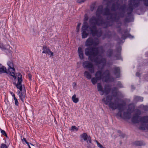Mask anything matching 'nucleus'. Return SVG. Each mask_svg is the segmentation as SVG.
I'll use <instances>...</instances> for the list:
<instances>
[{
	"instance_id": "412c9836",
	"label": "nucleus",
	"mask_w": 148,
	"mask_h": 148,
	"mask_svg": "<svg viewBox=\"0 0 148 148\" xmlns=\"http://www.w3.org/2000/svg\"><path fill=\"white\" fill-rule=\"evenodd\" d=\"M119 6V5L117 1L116 3V4L115 3H112L111 7V10L113 11H116L117 9H118Z\"/></svg>"
},
{
	"instance_id": "c03bdc74",
	"label": "nucleus",
	"mask_w": 148,
	"mask_h": 148,
	"mask_svg": "<svg viewBox=\"0 0 148 148\" xmlns=\"http://www.w3.org/2000/svg\"><path fill=\"white\" fill-rule=\"evenodd\" d=\"M99 48L101 50V52L102 53H103L104 52V50L103 49L102 47H99Z\"/></svg>"
},
{
	"instance_id": "37998d69",
	"label": "nucleus",
	"mask_w": 148,
	"mask_h": 148,
	"mask_svg": "<svg viewBox=\"0 0 148 148\" xmlns=\"http://www.w3.org/2000/svg\"><path fill=\"white\" fill-rule=\"evenodd\" d=\"M113 0H103V1H106L108 3H110L112 2Z\"/></svg>"
},
{
	"instance_id": "6ab92c4d",
	"label": "nucleus",
	"mask_w": 148,
	"mask_h": 148,
	"mask_svg": "<svg viewBox=\"0 0 148 148\" xmlns=\"http://www.w3.org/2000/svg\"><path fill=\"white\" fill-rule=\"evenodd\" d=\"M140 116H136L134 115L133 116V117L132 119V122L135 123H138L140 121V119H139V118Z\"/></svg>"
},
{
	"instance_id": "bf43d9fd",
	"label": "nucleus",
	"mask_w": 148,
	"mask_h": 148,
	"mask_svg": "<svg viewBox=\"0 0 148 148\" xmlns=\"http://www.w3.org/2000/svg\"><path fill=\"white\" fill-rule=\"evenodd\" d=\"M31 144V145H32L33 146H34V145H33V144Z\"/></svg>"
},
{
	"instance_id": "6e6552de",
	"label": "nucleus",
	"mask_w": 148,
	"mask_h": 148,
	"mask_svg": "<svg viewBox=\"0 0 148 148\" xmlns=\"http://www.w3.org/2000/svg\"><path fill=\"white\" fill-rule=\"evenodd\" d=\"M7 64L9 66L8 70L7 71L8 73L10 74L13 77L14 79H16V77L15 74L14 73L15 70L14 67L12 62L9 61L7 63Z\"/></svg>"
},
{
	"instance_id": "f704fd0d",
	"label": "nucleus",
	"mask_w": 148,
	"mask_h": 148,
	"mask_svg": "<svg viewBox=\"0 0 148 148\" xmlns=\"http://www.w3.org/2000/svg\"><path fill=\"white\" fill-rule=\"evenodd\" d=\"M148 124H147L146 126H147V125ZM146 128H147V126H146V127L145 126H143V125L142 126H140L139 127V129L140 130H145L146 129ZM147 130H148L147 129Z\"/></svg>"
},
{
	"instance_id": "864d4df0",
	"label": "nucleus",
	"mask_w": 148,
	"mask_h": 148,
	"mask_svg": "<svg viewBox=\"0 0 148 148\" xmlns=\"http://www.w3.org/2000/svg\"><path fill=\"white\" fill-rule=\"evenodd\" d=\"M10 94H11V95L12 96L13 95V94H14L12 92H10Z\"/></svg>"
},
{
	"instance_id": "cd10ccee",
	"label": "nucleus",
	"mask_w": 148,
	"mask_h": 148,
	"mask_svg": "<svg viewBox=\"0 0 148 148\" xmlns=\"http://www.w3.org/2000/svg\"><path fill=\"white\" fill-rule=\"evenodd\" d=\"M76 95L74 94L72 97V100L75 103H77L79 101V99L78 98H76Z\"/></svg>"
},
{
	"instance_id": "bb28decb",
	"label": "nucleus",
	"mask_w": 148,
	"mask_h": 148,
	"mask_svg": "<svg viewBox=\"0 0 148 148\" xmlns=\"http://www.w3.org/2000/svg\"><path fill=\"white\" fill-rule=\"evenodd\" d=\"M113 51L111 49H109L107 51V54L108 57L110 58L112 56L113 53Z\"/></svg>"
},
{
	"instance_id": "473e14b6",
	"label": "nucleus",
	"mask_w": 148,
	"mask_h": 148,
	"mask_svg": "<svg viewBox=\"0 0 148 148\" xmlns=\"http://www.w3.org/2000/svg\"><path fill=\"white\" fill-rule=\"evenodd\" d=\"M96 7V4L95 3H94L92 4L90 7V10L92 11L94 10L95 9Z\"/></svg>"
},
{
	"instance_id": "9b49d317",
	"label": "nucleus",
	"mask_w": 148,
	"mask_h": 148,
	"mask_svg": "<svg viewBox=\"0 0 148 148\" xmlns=\"http://www.w3.org/2000/svg\"><path fill=\"white\" fill-rule=\"evenodd\" d=\"M84 68L89 69H94V65L91 62L89 61L84 62L82 63Z\"/></svg>"
},
{
	"instance_id": "2f4dec72",
	"label": "nucleus",
	"mask_w": 148,
	"mask_h": 148,
	"mask_svg": "<svg viewBox=\"0 0 148 148\" xmlns=\"http://www.w3.org/2000/svg\"><path fill=\"white\" fill-rule=\"evenodd\" d=\"M140 107L142 108L144 111H148V106H145L143 105H141Z\"/></svg>"
},
{
	"instance_id": "f3484780",
	"label": "nucleus",
	"mask_w": 148,
	"mask_h": 148,
	"mask_svg": "<svg viewBox=\"0 0 148 148\" xmlns=\"http://www.w3.org/2000/svg\"><path fill=\"white\" fill-rule=\"evenodd\" d=\"M124 34H123L122 35L121 38L122 39L125 40L127 37L130 38H133V37L129 33L127 29H125L124 30Z\"/></svg>"
},
{
	"instance_id": "4d7b16f0",
	"label": "nucleus",
	"mask_w": 148,
	"mask_h": 148,
	"mask_svg": "<svg viewBox=\"0 0 148 148\" xmlns=\"http://www.w3.org/2000/svg\"><path fill=\"white\" fill-rule=\"evenodd\" d=\"M115 57H117V54H116L115 55Z\"/></svg>"
},
{
	"instance_id": "dca6fc26",
	"label": "nucleus",
	"mask_w": 148,
	"mask_h": 148,
	"mask_svg": "<svg viewBox=\"0 0 148 148\" xmlns=\"http://www.w3.org/2000/svg\"><path fill=\"white\" fill-rule=\"evenodd\" d=\"M126 8V5L125 4H123L120 7V10H122L123 12H120L119 14V16H118L120 17H120L123 18L124 17L125 13V10Z\"/></svg>"
},
{
	"instance_id": "09e8293b",
	"label": "nucleus",
	"mask_w": 148,
	"mask_h": 148,
	"mask_svg": "<svg viewBox=\"0 0 148 148\" xmlns=\"http://www.w3.org/2000/svg\"><path fill=\"white\" fill-rule=\"evenodd\" d=\"M32 76L31 74H28V77L29 79L30 80H31L32 79Z\"/></svg>"
},
{
	"instance_id": "72a5a7b5",
	"label": "nucleus",
	"mask_w": 148,
	"mask_h": 148,
	"mask_svg": "<svg viewBox=\"0 0 148 148\" xmlns=\"http://www.w3.org/2000/svg\"><path fill=\"white\" fill-rule=\"evenodd\" d=\"M96 142L97 143V145L98 147L99 148H106L105 147H103L96 140Z\"/></svg>"
},
{
	"instance_id": "8fccbe9b",
	"label": "nucleus",
	"mask_w": 148,
	"mask_h": 148,
	"mask_svg": "<svg viewBox=\"0 0 148 148\" xmlns=\"http://www.w3.org/2000/svg\"><path fill=\"white\" fill-rule=\"evenodd\" d=\"M136 76L139 77L140 76V74L139 72H137L136 73Z\"/></svg>"
},
{
	"instance_id": "7ed1b4c3",
	"label": "nucleus",
	"mask_w": 148,
	"mask_h": 148,
	"mask_svg": "<svg viewBox=\"0 0 148 148\" xmlns=\"http://www.w3.org/2000/svg\"><path fill=\"white\" fill-rule=\"evenodd\" d=\"M125 105L123 103H118L116 105L115 104L114 102H110L108 104V106L113 110H115L118 108L119 110L118 112L116 114V115L119 117L125 119H130L131 117V112H130L129 111H130L131 110L128 108L127 112H124L123 114H122V111L123 110V107Z\"/></svg>"
},
{
	"instance_id": "79ce46f5",
	"label": "nucleus",
	"mask_w": 148,
	"mask_h": 148,
	"mask_svg": "<svg viewBox=\"0 0 148 148\" xmlns=\"http://www.w3.org/2000/svg\"><path fill=\"white\" fill-rule=\"evenodd\" d=\"M117 85L120 87L121 88L123 87V86L122 85L121 82L120 81L118 82Z\"/></svg>"
},
{
	"instance_id": "1a4fd4ad",
	"label": "nucleus",
	"mask_w": 148,
	"mask_h": 148,
	"mask_svg": "<svg viewBox=\"0 0 148 148\" xmlns=\"http://www.w3.org/2000/svg\"><path fill=\"white\" fill-rule=\"evenodd\" d=\"M81 138L84 141H86L88 144L91 143V138L89 135H88L86 133H83L80 135Z\"/></svg>"
},
{
	"instance_id": "5701e85b",
	"label": "nucleus",
	"mask_w": 148,
	"mask_h": 148,
	"mask_svg": "<svg viewBox=\"0 0 148 148\" xmlns=\"http://www.w3.org/2000/svg\"><path fill=\"white\" fill-rule=\"evenodd\" d=\"M140 121L143 123H148V115H146L142 117L140 119Z\"/></svg>"
},
{
	"instance_id": "f03ea898",
	"label": "nucleus",
	"mask_w": 148,
	"mask_h": 148,
	"mask_svg": "<svg viewBox=\"0 0 148 148\" xmlns=\"http://www.w3.org/2000/svg\"><path fill=\"white\" fill-rule=\"evenodd\" d=\"M99 43V39L96 37H90L88 38L85 42L86 46H93L86 48L85 50V53L86 56H88V60L91 62H93L96 65L102 64L103 67L106 65V58H102L99 60L97 56L99 54L98 47H95L97 46Z\"/></svg>"
},
{
	"instance_id": "ddd939ff",
	"label": "nucleus",
	"mask_w": 148,
	"mask_h": 148,
	"mask_svg": "<svg viewBox=\"0 0 148 148\" xmlns=\"http://www.w3.org/2000/svg\"><path fill=\"white\" fill-rule=\"evenodd\" d=\"M103 6L102 5L99 6L96 12V15L97 16L96 17L97 18L100 16V15L103 14Z\"/></svg>"
},
{
	"instance_id": "aec40b11",
	"label": "nucleus",
	"mask_w": 148,
	"mask_h": 148,
	"mask_svg": "<svg viewBox=\"0 0 148 148\" xmlns=\"http://www.w3.org/2000/svg\"><path fill=\"white\" fill-rule=\"evenodd\" d=\"M97 87L98 91H99L100 95H103V89L101 83H98Z\"/></svg>"
},
{
	"instance_id": "e433bc0d",
	"label": "nucleus",
	"mask_w": 148,
	"mask_h": 148,
	"mask_svg": "<svg viewBox=\"0 0 148 148\" xmlns=\"http://www.w3.org/2000/svg\"><path fill=\"white\" fill-rule=\"evenodd\" d=\"M71 130L73 131L75 130L77 131L78 130V128L75 126H73L71 127Z\"/></svg>"
},
{
	"instance_id": "f257e3e1",
	"label": "nucleus",
	"mask_w": 148,
	"mask_h": 148,
	"mask_svg": "<svg viewBox=\"0 0 148 148\" xmlns=\"http://www.w3.org/2000/svg\"><path fill=\"white\" fill-rule=\"evenodd\" d=\"M104 16H107V19L109 21H105L101 16L97 18L93 16L89 19V28L93 36L96 35L98 37H100L102 35V31L99 29H97V26H103L104 28L113 25L114 22H117L120 19L117 12L111 13L110 9L106 7L104 8L103 14Z\"/></svg>"
},
{
	"instance_id": "a19ab883",
	"label": "nucleus",
	"mask_w": 148,
	"mask_h": 148,
	"mask_svg": "<svg viewBox=\"0 0 148 148\" xmlns=\"http://www.w3.org/2000/svg\"><path fill=\"white\" fill-rule=\"evenodd\" d=\"M14 100L15 101V105L16 106H18V101L17 99H16V98L14 99Z\"/></svg>"
},
{
	"instance_id": "3c124183",
	"label": "nucleus",
	"mask_w": 148,
	"mask_h": 148,
	"mask_svg": "<svg viewBox=\"0 0 148 148\" xmlns=\"http://www.w3.org/2000/svg\"><path fill=\"white\" fill-rule=\"evenodd\" d=\"M121 29L120 28L119 30H118V32L119 33H121V34H122V33H121Z\"/></svg>"
},
{
	"instance_id": "49530a36",
	"label": "nucleus",
	"mask_w": 148,
	"mask_h": 148,
	"mask_svg": "<svg viewBox=\"0 0 148 148\" xmlns=\"http://www.w3.org/2000/svg\"><path fill=\"white\" fill-rule=\"evenodd\" d=\"M125 21L126 22H130V20L127 18H125Z\"/></svg>"
},
{
	"instance_id": "4c0bfd02",
	"label": "nucleus",
	"mask_w": 148,
	"mask_h": 148,
	"mask_svg": "<svg viewBox=\"0 0 148 148\" xmlns=\"http://www.w3.org/2000/svg\"><path fill=\"white\" fill-rule=\"evenodd\" d=\"M1 134L2 135L5 136L6 137H7V138L8 137V136H7V134L4 130H1Z\"/></svg>"
},
{
	"instance_id": "f8f14e48",
	"label": "nucleus",
	"mask_w": 148,
	"mask_h": 148,
	"mask_svg": "<svg viewBox=\"0 0 148 148\" xmlns=\"http://www.w3.org/2000/svg\"><path fill=\"white\" fill-rule=\"evenodd\" d=\"M89 71H85L84 73V76L88 79H90L92 77V74L94 73V69H89Z\"/></svg>"
},
{
	"instance_id": "a211bd4d",
	"label": "nucleus",
	"mask_w": 148,
	"mask_h": 148,
	"mask_svg": "<svg viewBox=\"0 0 148 148\" xmlns=\"http://www.w3.org/2000/svg\"><path fill=\"white\" fill-rule=\"evenodd\" d=\"M111 88L109 85H105L104 86V90H103V94L105 93L106 95L108 94L110 91Z\"/></svg>"
},
{
	"instance_id": "a18cd8bd",
	"label": "nucleus",
	"mask_w": 148,
	"mask_h": 148,
	"mask_svg": "<svg viewBox=\"0 0 148 148\" xmlns=\"http://www.w3.org/2000/svg\"><path fill=\"white\" fill-rule=\"evenodd\" d=\"M86 0H77V2L78 3H81L84 2Z\"/></svg>"
},
{
	"instance_id": "393cba45",
	"label": "nucleus",
	"mask_w": 148,
	"mask_h": 148,
	"mask_svg": "<svg viewBox=\"0 0 148 148\" xmlns=\"http://www.w3.org/2000/svg\"><path fill=\"white\" fill-rule=\"evenodd\" d=\"M26 95L25 91V90L21 91L19 95L20 99L22 101L24 102V99L25 98Z\"/></svg>"
},
{
	"instance_id": "052dcab7",
	"label": "nucleus",
	"mask_w": 148,
	"mask_h": 148,
	"mask_svg": "<svg viewBox=\"0 0 148 148\" xmlns=\"http://www.w3.org/2000/svg\"><path fill=\"white\" fill-rule=\"evenodd\" d=\"M122 137H123H123H124V135H123V136H122Z\"/></svg>"
},
{
	"instance_id": "de8ad7c7",
	"label": "nucleus",
	"mask_w": 148,
	"mask_h": 148,
	"mask_svg": "<svg viewBox=\"0 0 148 148\" xmlns=\"http://www.w3.org/2000/svg\"><path fill=\"white\" fill-rule=\"evenodd\" d=\"M22 140L23 142L24 141L27 144H28V143L27 142L25 138H23V139H22Z\"/></svg>"
},
{
	"instance_id": "4468645a",
	"label": "nucleus",
	"mask_w": 148,
	"mask_h": 148,
	"mask_svg": "<svg viewBox=\"0 0 148 148\" xmlns=\"http://www.w3.org/2000/svg\"><path fill=\"white\" fill-rule=\"evenodd\" d=\"M114 73L116 76V78H119L120 77V69L119 67H114L113 69Z\"/></svg>"
},
{
	"instance_id": "9d476101",
	"label": "nucleus",
	"mask_w": 148,
	"mask_h": 148,
	"mask_svg": "<svg viewBox=\"0 0 148 148\" xmlns=\"http://www.w3.org/2000/svg\"><path fill=\"white\" fill-rule=\"evenodd\" d=\"M17 74L18 77V82L16 86L18 89H19L20 91H22V90L21 85V82L22 81V75L20 73H18Z\"/></svg>"
},
{
	"instance_id": "7c9ffc66",
	"label": "nucleus",
	"mask_w": 148,
	"mask_h": 148,
	"mask_svg": "<svg viewBox=\"0 0 148 148\" xmlns=\"http://www.w3.org/2000/svg\"><path fill=\"white\" fill-rule=\"evenodd\" d=\"M134 144L137 146H139L143 145V143L142 141H137L135 142Z\"/></svg>"
},
{
	"instance_id": "c9c22d12",
	"label": "nucleus",
	"mask_w": 148,
	"mask_h": 148,
	"mask_svg": "<svg viewBox=\"0 0 148 148\" xmlns=\"http://www.w3.org/2000/svg\"><path fill=\"white\" fill-rule=\"evenodd\" d=\"M88 17L87 14H85L84 16V22H86L87 23L86 21L88 20Z\"/></svg>"
},
{
	"instance_id": "603ef678",
	"label": "nucleus",
	"mask_w": 148,
	"mask_h": 148,
	"mask_svg": "<svg viewBox=\"0 0 148 148\" xmlns=\"http://www.w3.org/2000/svg\"><path fill=\"white\" fill-rule=\"evenodd\" d=\"M12 97H13V98L14 99H15L16 98V97H15V94H13V95H12Z\"/></svg>"
},
{
	"instance_id": "ea45409f",
	"label": "nucleus",
	"mask_w": 148,
	"mask_h": 148,
	"mask_svg": "<svg viewBox=\"0 0 148 148\" xmlns=\"http://www.w3.org/2000/svg\"><path fill=\"white\" fill-rule=\"evenodd\" d=\"M8 147L4 144H2L1 147V148H8Z\"/></svg>"
},
{
	"instance_id": "6e6d98bb",
	"label": "nucleus",
	"mask_w": 148,
	"mask_h": 148,
	"mask_svg": "<svg viewBox=\"0 0 148 148\" xmlns=\"http://www.w3.org/2000/svg\"><path fill=\"white\" fill-rule=\"evenodd\" d=\"M120 53H119V54L118 55V56L119 57H120Z\"/></svg>"
},
{
	"instance_id": "a878e982",
	"label": "nucleus",
	"mask_w": 148,
	"mask_h": 148,
	"mask_svg": "<svg viewBox=\"0 0 148 148\" xmlns=\"http://www.w3.org/2000/svg\"><path fill=\"white\" fill-rule=\"evenodd\" d=\"M134 100L136 102L143 101V98L140 96H136L134 97Z\"/></svg>"
},
{
	"instance_id": "e2e57ef3",
	"label": "nucleus",
	"mask_w": 148,
	"mask_h": 148,
	"mask_svg": "<svg viewBox=\"0 0 148 148\" xmlns=\"http://www.w3.org/2000/svg\"><path fill=\"white\" fill-rule=\"evenodd\" d=\"M2 130L1 129H0V130H1H1Z\"/></svg>"
},
{
	"instance_id": "c85d7f7f",
	"label": "nucleus",
	"mask_w": 148,
	"mask_h": 148,
	"mask_svg": "<svg viewBox=\"0 0 148 148\" xmlns=\"http://www.w3.org/2000/svg\"><path fill=\"white\" fill-rule=\"evenodd\" d=\"M97 81H98L97 78L95 77H93L91 79V81L92 84L95 85L96 84Z\"/></svg>"
},
{
	"instance_id": "423d86ee",
	"label": "nucleus",
	"mask_w": 148,
	"mask_h": 148,
	"mask_svg": "<svg viewBox=\"0 0 148 148\" xmlns=\"http://www.w3.org/2000/svg\"><path fill=\"white\" fill-rule=\"evenodd\" d=\"M112 95H108L106 97L103 98L102 101L105 103V104L107 105L109 104L110 102H112L111 101L112 99V97H116L117 96L118 94V88L116 87H114L112 89Z\"/></svg>"
},
{
	"instance_id": "680f3d73",
	"label": "nucleus",
	"mask_w": 148,
	"mask_h": 148,
	"mask_svg": "<svg viewBox=\"0 0 148 148\" xmlns=\"http://www.w3.org/2000/svg\"><path fill=\"white\" fill-rule=\"evenodd\" d=\"M119 0H117V1L118 2L119 1Z\"/></svg>"
},
{
	"instance_id": "39448f33",
	"label": "nucleus",
	"mask_w": 148,
	"mask_h": 148,
	"mask_svg": "<svg viewBox=\"0 0 148 148\" xmlns=\"http://www.w3.org/2000/svg\"><path fill=\"white\" fill-rule=\"evenodd\" d=\"M140 1H143L145 5L148 7V0H129L127 8L128 15H130L131 14L133 10L134 7L137 8L139 6Z\"/></svg>"
},
{
	"instance_id": "2eb2a0df",
	"label": "nucleus",
	"mask_w": 148,
	"mask_h": 148,
	"mask_svg": "<svg viewBox=\"0 0 148 148\" xmlns=\"http://www.w3.org/2000/svg\"><path fill=\"white\" fill-rule=\"evenodd\" d=\"M43 51L42 53H44L51 55V56H53V53L51 51L50 49L47 48V46L44 45L43 47Z\"/></svg>"
},
{
	"instance_id": "c756f323",
	"label": "nucleus",
	"mask_w": 148,
	"mask_h": 148,
	"mask_svg": "<svg viewBox=\"0 0 148 148\" xmlns=\"http://www.w3.org/2000/svg\"><path fill=\"white\" fill-rule=\"evenodd\" d=\"M135 112L134 115L136 116H139L141 114V111L138 109H136L135 110Z\"/></svg>"
},
{
	"instance_id": "4be33fe9",
	"label": "nucleus",
	"mask_w": 148,
	"mask_h": 148,
	"mask_svg": "<svg viewBox=\"0 0 148 148\" xmlns=\"http://www.w3.org/2000/svg\"><path fill=\"white\" fill-rule=\"evenodd\" d=\"M78 53L79 58L81 60L84 58V53L82 48L80 47L78 48Z\"/></svg>"
},
{
	"instance_id": "0eeeda50",
	"label": "nucleus",
	"mask_w": 148,
	"mask_h": 148,
	"mask_svg": "<svg viewBox=\"0 0 148 148\" xmlns=\"http://www.w3.org/2000/svg\"><path fill=\"white\" fill-rule=\"evenodd\" d=\"M89 25H88L87 23L84 22L83 23L82 26V28L81 31L82 32V38H86L88 35V33H87L86 31L87 29L88 28L90 31V33L92 34V35L93 36H96L97 37H98L96 35L93 36L91 33L90 29L89 28Z\"/></svg>"
},
{
	"instance_id": "b1692460",
	"label": "nucleus",
	"mask_w": 148,
	"mask_h": 148,
	"mask_svg": "<svg viewBox=\"0 0 148 148\" xmlns=\"http://www.w3.org/2000/svg\"><path fill=\"white\" fill-rule=\"evenodd\" d=\"M4 73H8L7 69L5 67L0 64V74Z\"/></svg>"
},
{
	"instance_id": "0e129e2a",
	"label": "nucleus",
	"mask_w": 148,
	"mask_h": 148,
	"mask_svg": "<svg viewBox=\"0 0 148 148\" xmlns=\"http://www.w3.org/2000/svg\"><path fill=\"white\" fill-rule=\"evenodd\" d=\"M120 24H121V23H120Z\"/></svg>"
},
{
	"instance_id": "20e7f679",
	"label": "nucleus",
	"mask_w": 148,
	"mask_h": 148,
	"mask_svg": "<svg viewBox=\"0 0 148 148\" xmlns=\"http://www.w3.org/2000/svg\"><path fill=\"white\" fill-rule=\"evenodd\" d=\"M95 76L97 78L98 80H102L105 82H113L114 80V78L110 76V73L109 70H106L103 73L101 71H97L95 74Z\"/></svg>"
},
{
	"instance_id": "13d9d810",
	"label": "nucleus",
	"mask_w": 148,
	"mask_h": 148,
	"mask_svg": "<svg viewBox=\"0 0 148 148\" xmlns=\"http://www.w3.org/2000/svg\"><path fill=\"white\" fill-rule=\"evenodd\" d=\"M120 132H121V131H120V130L118 131V133H120Z\"/></svg>"
},
{
	"instance_id": "58836bf2",
	"label": "nucleus",
	"mask_w": 148,
	"mask_h": 148,
	"mask_svg": "<svg viewBox=\"0 0 148 148\" xmlns=\"http://www.w3.org/2000/svg\"><path fill=\"white\" fill-rule=\"evenodd\" d=\"M80 25H81V23H78V25H77V26L76 27V31H77V32H79V27L80 26Z\"/></svg>"
},
{
	"instance_id": "5fc2aeb1",
	"label": "nucleus",
	"mask_w": 148,
	"mask_h": 148,
	"mask_svg": "<svg viewBox=\"0 0 148 148\" xmlns=\"http://www.w3.org/2000/svg\"><path fill=\"white\" fill-rule=\"evenodd\" d=\"M27 144V145H28L29 148H31V147H30V145H29V143H28V144Z\"/></svg>"
}]
</instances>
